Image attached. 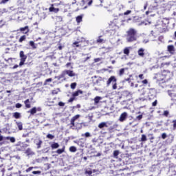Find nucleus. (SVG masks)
<instances>
[{
	"label": "nucleus",
	"instance_id": "nucleus-1",
	"mask_svg": "<svg viewBox=\"0 0 176 176\" xmlns=\"http://www.w3.org/2000/svg\"><path fill=\"white\" fill-rule=\"evenodd\" d=\"M137 41V30L131 28L126 32V42L131 43Z\"/></svg>",
	"mask_w": 176,
	"mask_h": 176
},
{
	"label": "nucleus",
	"instance_id": "nucleus-2",
	"mask_svg": "<svg viewBox=\"0 0 176 176\" xmlns=\"http://www.w3.org/2000/svg\"><path fill=\"white\" fill-rule=\"evenodd\" d=\"M109 28L111 31H116V30H119V21L114 19L113 21L109 23Z\"/></svg>",
	"mask_w": 176,
	"mask_h": 176
},
{
	"label": "nucleus",
	"instance_id": "nucleus-3",
	"mask_svg": "<svg viewBox=\"0 0 176 176\" xmlns=\"http://www.w3.org/2000/svg\"><path fill=\"white\" fill-rule=\"evenodd\" d=\"M20 57H21V62L19 63L20 67L24 65V63H25V60H27V56L24 54V52H20Z\"/></svg>",
	"mask_w": 176,
	"mask_h": 176
},
{
	"label": "nucleus",
	"instance_id": "nucleus-4",
	"mask_svg": "<svg viewBox=\"0 0 176 176\" xmlns=\"http://www.w3.org/2000/svg\"><path fill=\"white\" fill-rule=\"evenodd\" d=\"M116 78L115 77V76H111L109 79H108V80H107V86H109V85H111V83L113 84V83H115V82H116Z\"/></svg>",
	"mask_w": 176,
	"mask_h": 176
},
{
	"label": "nucleus",
	"instance_id": "nucleus-5",
	"mask_svg": "<svg viewBox=\"0 0 176 176\" xmlns=\"http://www.w3.org/2000/svg\"><path fill=\"white\" fill-rule=\"evenodd\" d=\"M41 112V111H42V109L41 107H33L32 109H30L28 112L30 113V115H35V113L36 111Z\"/></svg>",
	"mask_w": 176,
	"mask_h": 176
},
{
	"label": "nucleus",
	"instance_id": "nucleus-6",
	"mask_svg": "<svg viewBox=\"0 0 176 176\" xmlns=\"http://www.w3.org/2000/svg\"><path fill=\"white\" fill-rule=\"evenodd\" d=\"M127 119V113L126 112L122 113L119 118L120 122H124Z\"/></svg>",
	"mask_w": 176,
	"mask_h": 176
},
{
	"label": "nucleus",
	"instance_id": "nucleus-7",
	"mask_svg": "<svg viewBox=\"0 0 176 176\" xmlns=\"http://www.w3.org/2000/svg\"><path fill=\"white\" fill-rule=\"evenodd\" d=\"M145 49L140 48L138 51V54L140 56V57H144L145 56Z\"/></svg>",
	"mask_w": 176,
	"mask_h": 176
},
{
	"label": "nucleus",
	"instance_id": "nucleus-8",
	"mask_svg": "<svg viewBox=\"0 0 176 176\" xmlns=\"http://www.w3.org/2000/svg\"><path fill=\"white\" fill-rule=\"evenodd\" d=\"M19 145H20L21 148H18V151H23V149H25V148H27L28 146V144L21 143V142H19V144H17L16 146H19Z\"/></svg>",
	"mask_w": 176,
	"mask_h": 176
},
{
	"label": "nucleus",
	"instance_id": "nucleus-9",
	"mask_svg": "<svg viewBox=\"0 0 176 176\" xmlns=\"http://www.w3.org/2000/svg\"><path fill=\"white\" fill-rule=\"evenodd\" d=\"M168 52H169V53H170L171 54H174V52H175V50L174 49V45H168Z\"/></svg>",
	"mask_w": 176,
	"mask_h": 176
},
{
	"label": "nucleus",
	"instance_id": "nucleus-10",
	"mask_svg": "<svg viewBox=\"0 0 176 176\" xmlns=\"http://www.w3.org/2000/svg\"><path fill=\"white\" fill-rule=\"evenodd\" d=\"M65 72L66 73V75H68V76H75V73H74V71L65 70Z\"/></svg>",
	"mask_w": 176,
	"mask_h": 176
},
{
	"label": "nucleus",
	"instance_id": "nucleus-11",
	"mask_svg": "<svg viewBox=\"0 0 176 176\" xmlns=\"http://www.w3.org/2000/svg\"><path fill=\"white\" fill-rule=\"evenodd\" d=\"M102 100V98L100 97V96H96L94 99V105H97V104H98V102H100V100Z\"/></svg>",
	"mask_w": 176,
	"mask_h": 176
},
{
	"label": "nucleus",
	"instance_id": "nucleus-12",
	"mask_svg": "<svg viewBox=\"0 0 176 176\" xmlns=\"http://www.w3.org/2000/svg\"><path fill=\"white\" fill-rule=\"evenodd\" d=\"M131 49V47H128L124 48V54H126V56H129V54H130Z\"/></svg>",
	"mask_w": 176,
	"mask_h": 176
},
{
	"label": "nucleus",
	"instance_id": "nucleus-13",
	"mask_svg": "<svg viewBox=\"0 0 176 176\" xmlns=\"http://www.w3.org/2000/svg\"><path fill=\"white\" fill-rule=\"evenodd\" d=\"M104 127H108V124H107V122H101L98 124L99 129H104Z\"/></svg>",
	"mask_w": 176,
	"mask_h": 176
},
{
	"label": "nucleus",
	"instance_id": "nucleus-14",
	"mask_svg": "<svg viewBox=\"0 0 176 176\" xmlns=\"http://www.w3.org/2000/svg\"><path fill=\"white\" fill-rule=\"evenodd\" d=\"M29 45H30V46H31L32 49L35 50L37 47L36 44H35V43L32 41L29 42Z\"/></svg>",
	"mask_w": 176,
	"mask_h": 176
},
{
	"label": "nucleus",
	"instance_id": "nucleus-15",
	"mask_svg": "<svg viewBox=\"0 0 176 176\" xmlns=\"http://www.w3.org/2000/svg\"><path fill=\"white\" fill-rule=\"evenodd\" d=\"M20 31L21 32L26 31L25 34H27L28 32H30V29L28 28V26H25L24 28H21Z\"/></svg>",
	"mask_w": 176,
	"mask_h": 176
},
{
	"label": "nucleus",
	"instance_id": "nucleus-16",
	"mask_svg": "<svg viewBox=\"0 0 176 176\" xmlns=\"http://www.w3.org/2000/svg\"><path fill=\"white\" fill-rule=\"evenodd\" d=\"M16 124L19 129V130H23V123L21 122H16Z\"/></svg>",
	"mask_w": 176,
	"mask_h": 176
},
{
	"label": "nucleus",
	"instance_id": "nucleus-17",
	"mask_svg": "<svg viewBox=\"0 0 176 176\" xmlns=\"http://www.w3.org/2000/svg\"><path fill=\"white\" fill-rule=\"evenodd\" d=\"M50 12H54V13H57L59 10L58 8H55L54 7H50L49 8Z\"/></svg>",
	"mask_w": 176,
	"mask_h": 176
},
{
	"label": "nucleus",
	"instance_id": "nucleus-18",
	"mask_svg": "<svg viewBox=\"0 0 176 176\" xmlns=\"http://www.w3.org/2000/svg\"><path fill=\"white\" fill-rule=\"evenodd\" d=\"M83 19V15H80V16H78L76 18V22L77 23H82V19Z\"/></svg>",
	"mask_w": 176,
	"mask_h": 176
},
{
	"label": "nucleus",
	"instance_id": "nucleus-19",
	"mask_svg": "<svg viewBox=\"0 0 176 176\" xmlns=\"http://www.w3.org/2000/svg\"><path fill=\"white\" fill-rule=\"evenodd\" d=\"M79 94H83V91L78 90L73 94L74 97H78Z\"/></svg>",
	"mask_w": 176,
	"mask_h": 176
},
{
	"label": "nucleus",
	"instance_id": "nucleus-20",
	"mask_svg": "<svg viewBox=\"0 0 176 176\" xmlns=\"http://www.w3.org/2000/svg\"><path fill=\"white\" fill-rule=\"evenodd\" d=\"M25 105L26 108H31V104H30V99H27L25 101Z\"/></svg>",
	"mask_w": 176,
	"mask_h": 176
},
{
	"label": "nucleus",
	"instance_id": "nucleus-21",
	"mask_svg": "<svg viewBox=\"0 0 176 176\" xmlns=\"http://www.w3.org/2000/svg\"><path fill=\"white\" fill-rule=\"evenodd\" d=\"M65 75H67L65 73V71H63L59 76L56 77V78H57V79H58V80H60V79L64 78V76H65Z\"/></svg>",
	"mask_w": 176,
	"mask_h": 176
},
{
	"label": "nucleus",
	"instance_id": "nucleus-22",
	"mask_svg": "<svg viewBox=\"0 0 176 176\" xmlns=\"http://www.w3.org/2000/svg\"><path fill=\"white\" fill-rule=\"evenodd\" d=\"M52 149H57V148H58L60 146V145L58 144V143H54L52 144Z\"/></svg>",
	"mask_w": 176,
	"mask_h": 176
},
{
	"label": "nucleus",
	"instance_id": "nucleus-23",
	"mask_svg": "<svg viewBox=\"0 0 176 176\" xmlns=\"http://www.w3.org/2000/svg\"><path fill=\"white\" fill-rule=\"evenodd\" d=\"M119 151L118 150H116L113 151V157H116V159H118V156H119Z\"/></svg>",
	"mask_w": 176,
	"mask_h": 176
},
{
	"label": "nucleus",
	"instance_id": "nucleus-24",
	"mask_svg": "<svg viewBox=\"0 0 176 176\" xmlns=\"http://www.w3.org/2000/svg\"><path fill=\"white\" fill-rule=\"evenodd\" d=\"M55 20L58 22L63 21V17L60 16H55Z\"/></svg>",
	"mask_w": 176,
	"mask_h": 176
},
{
	"label": "nucleus",
	"instance_id": "nucleus-25",
	"mask_svg": "<svg viewBox=\"0 0 176 176\" xmlns=\"http://www.w3.org/2000/svg\"><path fill=\"white\" fill-rule=\"evenodd\" d=\"M82 137H86L89 138V137H91V135L89 132H86L85 134H82Z\"/></svg>",
	"mask_w": 176,
	"mask_h": 176
},
{
	"label": "nucleus",
	"instance_id": "nucleus-26",
	"mask_svg": "<svg viewBox=\"0 0 176 176\" xmlns=\"http://www.w3.org/2000/svg\"><path fill=\"white\" fill-rule=\"evenodd\" d=\"M78 118H80V115L77 114V115L74 116L72 118V120L75 122V120H78Z\"/></svg>",
	"mask_w": 176,
	"mask_h": 176
},
{
	"label": "nucleus",
	"instance_id": "nucleus-27",
	"mask_svg": "<svg viewBox=\"0 0 176 176\" xmlns=\"http://www.w3.org/2000/svg\"><path fill=\"white\" fill-rule=\"evenodd\" d=\"M20 116V113L15 112L14 113V118H15V119H19Z\"/></svg>",
	"mask_w": 176,
	"mask_h": 176
},
{
	"label": "nucleus",
	"instance_id": "nucleus-28",
	"mask_svg": "<svg viewBox=\"0 0 176 176\" xmlns=\"http://www.w3.org/2000/svg\"><path fill=\"white\" fill-rule=\"evenodd\" d=\"M124 71H126V69H124V68L120 69V72H119L120 76H122L123 75V74H124Z\"/></svg>",
	"mask_w": 176,
	"mask_h": 176
},
{
	"label": "nucleus",
	"instance_id": "nucleus-29",
	"mask_svg": "<svg viewBox=\"0 0 176 176\" xmlns=\"http://www.w3.org/2000/svg\"><path fill=\"white\" fill-rule=\"evenodd\" d=\"M112 89L113 90H116V89H118V84L116 82H113Z\"/></svg>",
	"mask_w": 176,
	"mask_h": 176
},
{
	"label": "nucleus",
	"instance_id": "nucleus-30",
	"mask_svg": "<svg viewBox=\"0 0 176 176\" xmlns=\"http://www.w3.org/2000/svg\"><path fill=\"white\" fill-rule=\"evenodd\" d=\"M25 153L28 155H32V151H31V148H28L25 151Z\"/></svg>",
	"mask_w": 176,
	"mask_h": 176
},
{
	"label": "nucleus",
	"instance_id": "nucleus-31",
	"mask_svg": "<svg viewBox=\"0 0 176 176\" xmlns=\"http://www.w3.org/2000/svg\"><path fill=\"white\" fill-rule=\"evenodd\" d=\"M72 46H73V47H79V46H80V45H79V42H74V43H73Z\"/></svg>",
	"mask_w": 176,
	"mask_h": 176
},
{
	"label": "nucleus",
	"instance_id": "nucleus-32",
	"mask_svg": "<svg viewBox=\"0 0 176 176\" xmlns=\"http://www.w3.org/2000/svg\"><path fill=\"white\" fill-rule=\"evenodd\" d=\"M64 152V148H59L56 151V153H58V155H61V153H63Z\"/></svg>",
	"mask_w": 176,
	"mask_h": 176
},
{
	"label": "nucleus",
	"instance_id": "nucleus-33",
	"mask_svg": "<svg viewBox=\"0 0 176 176\" xmlns=\"http://www.w3.org/2000/svg\"><path fill=\"white\" fill-rule=\"evenodd\" d=\"M141 141H142L143 142H145V141H146V135H142Z\"/></svg>",
	"mask_w": 176,
	"mask_h": 176
},
{
	"label": "nucleus",
	"instance_id": "nucleus-34",
	"mask_svg": "<svg viewBox=\"0 0 176 176\" xmlns=\"http://www.w3.org/2000/svg\"><path fill=\"white\" fill-rule=\"evenodd\" d=\"M69 151H70V152H76V147H75V146H71V147L69 148Z\"/></svg>",
	"mask_w": 176,
	"mask_h": 176
},
{
	"label": "nucleus",
	"instance_id": "nucleus-35",
	"mask_svg": "<svg viewBox=\"0 0 176 176\" xmlns=\"http://www.w3.org/2000/svg\"><path fill=\"white\" fill-rule=\"evenodd\" d=\"M25 38H26L25 35L21 36V38H19V42L20 43L23 42Z\"/></svg>",
	"mask_w": 176,
	"mask_h": 176
},
{
	"label": "nucleus",
	"instance_id": "nucleus-36",
	"mask_svg": "<svg viewBox=\"0 0 176 176\" xmlns=\"http://www.w3.org/2000/svg\"><path fill=\"white\" fill-rule=\"evenodd\" d=\"M47 138H49L50 140H53V138H54V135H53L52 134H48L47 135Z\"/></svg>",
	"mask_w": 176,
	"mask_h": 176
},
{
	"label": "nucleus",
	"instance_id": "nucleus-37",
	"mask_svg": "<svg viewBox=\"0 0 176 176\" xmlns=\"http://www.w3.org/2000/svg\"><path fill=\"white\" fill-rule=\"evenodd\" d=\"M71 89H75L76 87V82H73L70 85Z\"/></svg>",
	"mask_w": 176,
	"mask_h": 176
},
{
	"label": "nucleus",
	"instance_id": "nucleus-38",
	"mask_svg": "<svg viewBox=\"0 0 176 176\" xmlns=\"http://www.w3.org/2000/svg\"><path fill=\"white\" fill-rule=\"evenodd\" d=\"M58 91H60V89H57L52 91V94H58Z\"/></svg>",
	"mask_w": 176,
	"mask_h": 176
},
{
	"label": "nucleus",
	"instance_id": "nucleus-39",
	"mask_svg": "<svg viewBox=\"0 0 176 176\" xmlns=\"http://www.w3.org/2000/svg\"><path fill=\"white\" fill-rule=\"evenodd\" d=\"M36 145L38 148H41V145H42V140H39Z\"/></svg>",
	"mask_w": 176,
	"mask_h": 176
},
{
	"label": "nucleus",
	"instance_id": "nucleus-40",
	"mask_svg": "<svg viewBox=\"0 0 176 176\" xmlns=\"http://www.w3.org/2000/svg\"><path fill=\"white\" fill-rule=\"evenodd\" d=\"M162 138L163 140H166V138H167V134H166V133H164L162 134Z\"/></svg>",
	"mask_w": 176,
	"mask_h": 176
},
{
	"label": "nucleus",
	"instance_id": "nucleus-41",
	"mask_svg": "<svg viewBox=\"0 0 176 176\" xmlns=\"http://www.w3.org/2000/svg\"><path fill=\"white\" fill-rule=\"evenodd\" d=\"M10 142H16V138H14V137H11L10 138Z\"/></svg>",
	"mask_w": 176,
	"mask_h": 176
},
{
	"label": "nucleus",
	"instance_id": "nucleus-42",
	"mask_svg": "<svg viewBox=\"0 0 176 176\" xmlns=\"http://www.w3.org/2000/svg\"><path fill=\"white\" fill-rule=\"evenodd\" d=\"M70 124H72V126H70L71 128H72V126H75V121H74V120L71 119Z\"/></svg>",
	"mask_w": 176,
	"mask_h": 176
},
{
	"label": "nucleus",
	"instance_id": "nucleus-43",
	"mask_svg": "<svg viewBox=\"0 0 176 176\" xmlns=\"http://www.w3.org/2000/svg\"><path fill=\"white\" fill-rule=\"evenodd\" d=\"M131 13V10H127L124 13V16H127Z\"/></svg>",
	"mask_w": 176,
	"mask_h": 176
},
{
	"label": "nucleus",
	"instance_id": "nucleus-44",
	"mask_svg": "<svg viewBox=\"0 0 176 176\" xmlns=\"http://www.w3.org/2000/svg\"><path fill=\"white\" fill-rule=\"evenodd\" d=\"M136 119H138V120H141L142 119V115H139L136 117Z\"/></svg>",
	"mask_w": 176,
	"mask_h": 176
},
{
	"label": "nucleus",
	"instance_id": "nucleus-45",
	"mask_svg": "<svg viewBox=\"0 0 176 176\" xmlns=\"http://www.w3.org/2000/svg\"><path fill=\"white\" fill-rule=\"evenodd\" d=\"M163 115L164 116H168V111H164Z\"/></svg>",
	"mask_w": 176,
	"mask_h": 176
},
{
	"label": "nucleus",
	"instance_id": "nucleus-46",
	"mask_svg": "<svg viewBox=\"0 0 176 176\" xmlns=\"http://www.w3.org/2000/svg\"><path fill=\"white\" fill-rule=\"evenodd\" d=\"M58 105H59V107H64L65 105V104L63 102H59Z\"/></svg>",
	"mask_w": 176,
	"mask_h": 176
},
{
	"label": "nucleus",
	"instance_id": "nucleus-47",
	"mask_svg": "<svg viewBox=\"0 0 176 176\" xmlns=\"http://www.w3.org/2000/svg\"><path fill=\"white\" fill-rule=\"evenodd\" d=\"M100 61H101V58H95V59H94V62H95V63H98V62H100Z\"/></svg>",
	"mask_w": 176,
	"mask_h": 176
},
{
	"label": "nucleus",
	"instance_id": "nucleus-48",
	"mask_svg": "<svg viewBox=\"0 0 176 176\" xmlns=\"http://www.w3.org/2000/svg\"><path fill=\"white\" fill-rule=\"evenodd\" d=\"M32 168H34L33 167H30L28 169H26V173H30V171H31L32 170Z\"/></svg>",
	"mask_w": 176,
	"mask_h": 176
},
{
	"label": "nucleus",
	"instance_id": "nucleus-49",
	"mask_svg": "<svg viewBox=\"0 0 176 176\" xmlns=\"http://www.w3.org/2000/svg\"><path fill=\"white\" fill-rule=\"evenodd\" d=\"M153 107H156V105H157V100H155L153 102L152 104Z\"/></svg>",
	"mask_w": 176,
	"mask_h": 176
},
{
	"label": "nucleus",
	"instance_id": "nucleus-50",
	"mask_svg": "<svg viewBox=\"0 0 176 176\" xmlns=\"http://www.w3.org/2000/svg\"><path fill=\"white\" fill-rule=\"evenodd\" d=\"M21 107H22V105H21V104H20V103H17V104H16V108H21Z\"/></svg>",
	"mask_w": 176,
	"mask_h": 176
},
{
	"label": "nucleus",
	"instance_id": "nucleus-51",
	"mask_svg": "<svg viewBox=\"0 0 176 176\" xmlns=\"http://www.w3.org/2000/svg\"><path fill=\"white\" fill-rule=\"evenodd\" d=\"M103 41H104V39L98 38V39L97 40V42H98V43H101L103 42Z\"/></svg>",
	"mask_w": 176,
	"mask_h": 176
},
{
	"label": "nucleus",
	"instance_id": "nucleus-52",
	"mask_svg": "<svg viewBox=\"0 0 176 176\" xmlns=\"http://www.w3.org/2000/svg\"><path fill=\"white\" fill-rule=\"evenodd\" d=\"M32 174H41V171L37 170V171H33Z\"/></svg>",
	"mask_w": 176,
	"mask_h": 176
},
{
	"label": "nucleus",
	"instance_id": "nucleus-53",
	"mask_svg": "<svg viewBox=\"0 0 176 176\" xmlns=\"http://www.w3.org/2000/svg\"><path fill=\"white\" fill-rule=\"evenodd\" d=\"M142 83H143L144 85H148V80H144L142 81Z\"/></svg>",
	"mask_w": 176,
	"mask_h": 176
},
{
	"label": "nucleus",
	"instance_id": "nucleus-54",
	"mask_svg": "<svg viewBox=\"0 0 176 176\" xmlns=\"http://www.w3.org/2000/svg\"><path fill=\"white\" fill-rule=\"evenodd\" d=\"M89 2H88V5L89 6H91V3H93V0H88Z\"/></svg>",
	"mask_w": 176,
	"mask_h": 176
},
{
	"label": "nucleus",
	"instance_id": "nucleus-55",
	"mask_svg": "<svg viewBox=\"0 0 176 176\" xmlns=\"http://www.w3.org/2000/svg\"><path fill=\"white\" fill-rule=\"evenodd\" d=\"M6 2H9V0H2L1 3H6Z\"/></svg>",
	"mask_w": 176,
	"mask_h": 176
},
{
	"label": "nucleus",
	"instance_id": "nucleus-56",
	"mask_svg": "<svg viewBox=\"0 0 176 176\" xmlns=\"http://www.w3.org/2000/svg\"><path fill=\"white\" fill-rule=\"evenodd\" d=\"M146 8H148V2H146L144 6V10H146Z\"/></svg>",
	"mask_w": 176,
	"mask_h": 176
},
{
	"label": "nucleus",
	"instance_id": "nucleus-57",
	"mask_svg": "<svg viewBox=\"0 0 176 176\" xmlns=\"http://www.w3.org/2000/svg\"><path fill=\"white\" fill-rule=\"evenodd\" d=\"M173 127L174 129H176V120H173Z\"/></svg>",
	"mask_w": 176,
	"mask_h": 176
},
{
	"label": "nucleus",
	"instance_id": "nucleus-58",
	"mask_svg": "<svg viewBox=\"0 0 176 176\" xmlns=\"http://www.w3.org/2000/svg\"><path fill=\"white\" fill-rule=\"evenodd\" d=\"M139 78H140V79H144V74H140V75H139Z\"/></svg>",
	"mask_w": 176,
	"mask_h": 176
},
{
	"label": "nucleus",
	"instance_id": "nucleus-59",
	"mask_svg": "<svg viewBox=\"0 0 176 176\" xmlns=\"http://www.w3.org/2000/svg\"><path fill=\"white\" fill-rule=\"evenodd\" d=\"M52 78H48L47 80H45V82H52Z\"/></svg>",
	"mask_w": 176,
	"mask_h": 176
},
{
	"label": "nucleus",
	"instance_id": "nucleus-60",
	"mask_svg": "<svg viewBox=\"0 0 176 176\" xmlns=\"http://www.w3.org/2000/svg\"><path fill=\"white\" fill-rule=\"evenodd\" d=\"M89 119L90 121L93 120V116H89Z\"/></svg>",
	"mask_w": 176,
	"mask_h": 176
},
{
	"label": "nucleus",
	"instance_id": "nucleus-61",
	"mask_svg": "<svg viewBox=\"0 0 176 176\" xmlns=\"http://www.w3.org/2000/svg\"><path fill=\"white\" fill-rule=\"evenodd\" d=\"M3 136H2L1 135H0V141H3Z\"/></svg>",
	"mask_w": 176,
	"mask_h": 176
},
{
	"label": "nucleus",
	"instance_id": "nucleus-62",
	"mask_svg": "<svg viewBox=\"0 0 176 176\" xmlns=\"http://www.w3.org/2000/svg\"><path fill=\"white\" fill-rule=\"evenodd\" d=\"M172 98H174V100H176V94H173Z\"/></svg>",
	"mask_w": 176,
	"mask_h": 176
},
{
	"label": "nucleus",
	"instance_id": "nucleus-63",
	"mask_svg": "<svg viewBox=\"0 0 176 176\" xmlns=\"http://www.w3.org/2000/svg\"><path fill=\"white\" fill-rule=\"evenodd\" d=\"M10 138H11V137L8 136V137L4 138V140H10Z\"/></svg>",
	"mask_w": 176,
	"mask_h": 176
},
{
	"label": "nucleus",
	"instance_id": "nucleus-64",
	"mask_svg": "<svg viewBox=\"0 0 176 176\" xmlns=\"http://www.w3.org/2000/svg\"><path fill=\"white\" fill-rule=\"evenodd\" d=\"M168 94H169L170 97H173V96L174 94L169 92Z\"/></svg>",
	"mask_w": 176,
	"mask_h": 176
}]
</instances>
